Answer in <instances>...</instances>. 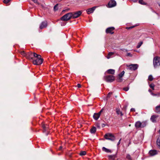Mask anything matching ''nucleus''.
Masks as SVG:
<instances>
[{"label":"nucleus","mask_w":160,"mask_h":160,"mask_svg":"<svg viewBox=\"0 0 160 160\" xmlns=\"http://www.w3.org/2000/svg\"><path fill=\"white\" fill-rule=\"evenodd\" d=\"M153 65L155 68L160 66V57L156 56L154 58Z\"/></svg>","instance_id":"1"},{"label":"nucleus","mask_w":160,"mask_h":160,"mask_svg":"<svg viewBox=\"0 0 160 160\" xmlns=\"http://www.w3.org/2000/svg\"><path fill=\"white\" fill-rule=\"evenodd\" d=\"M72 12L68 13L62 17L61 19L64 21H67L72 18Z\"/></svg>","instance_id":"2"},{"label":"nucleus","mask_w":160,"mask_h":160,"mask_svg":"<svg viewBox=\"0 0 160 160\" xmlns=\"http://www.w3.org/2000/svg\"><path fill=\"white\" fill-rule=\"evenodd\" d=\"M104 79L107 82H113L114 80V77L113 75H109L104 77Z\"/></svg>","instance_id":"3"},{"label":"nucleus","mask_w":160,"mask_h":160,"mask_svg":"<svg viewBox=\"0 0 160 160\" xmlns=\"http://www.w3.org/2000/svg\"><path fill=\"white\" fill-rule=\"evenodd\" d=\"M104 137L106 139L111 141H114L115 140V137L114 136L110 133L106 134L105 135Z\"/></svg>","instance_id":"4"},{"label":"nucleus","mask_w":160,"mask_h":160,"mask_svg":"<svg viewBox=\"0 0 160 160\" xmlns=\"http://www.w3.org/2000/svg\"><path fill=\"white\" fill-rule=\"evenodd\" d=\"M43 59L41 58V57H38L36 60L33 59V63L34 64L38 65L41 64L43 62Z\"/></svg>","instance_id":"5"},{"label":"nucleus","mask_w":160,"mask_h":160,"mask_svg":"<svg viewBox=\"0 0 160 160\" xmlns=\"http://www.w3.org/2000/svg\"><path fill=\"white\" fill-rule=\"evenodd\" d=\"M146 125V124L145 122H141L140 121L137 122L135 124V126L137 128H143L145 127Z\"/></svg>","instance_id":"6"},{"label":"nucleus","mask_w":160,"mask_h":160,"mask_svg":"<svg viewBox=\"0 0 160 160\" xmlns=\"http://www.w3.org/2000/svg\"><path fill=\"white\" fill-rule=\"evenodd\" d=\"M127 66L128 67V69L132 71L136 70L138 68V66L137 64H131Z\"/></svg>","instance_id":"7"},{"label":"nucleus","mask_w":160,"mask_h":160,"mask_svg":"<svg viewBox=\"0 0 160 160\" xmlns=\"http://www.w3.org/2000/svg\"><path fill=\"white\" fill-rule=\"evenodd\" d=\"M72 18H78L82 14V12L81 11H78L75 12H72Z\"/></svg>","instance_id":"8"},{"label":"nucleus","mask_w":160,"mask_h":160,"mask_svg":"<svg viewBox=\"0 0 160 160\" xmlns=\"http://www.w3.org/2000/svg\"><path fill=\"white\" fill-rule=\"evenodd\" d=\"M116 5V2L114 0H110L108 4V7L112 8L115 7Z\"/></svg>","instance_id":"9"},{"label":"nucleus","mask_w":160,"mask_h":160,"mask_svg":"<svg viewBox=\"0 0 160 160\" xmlns=\"http://www.w3.org/2000/svg\"><path fill=\"white\" fill-rule=\"evenodd\" d=\"M47 26V21H44L42 22L40 25L39 28L40 29H42L46 28Z\"/></svg>","instance_id":"10"},{"label":"nucleus","mask_w":160,"mask_h":160,"mask_svg":"<svg viewBox=\"0 0 160 160\" xmlns=\"http://www.w3.org/2000/svg\"><path fill=\"white\" fill-rule=\"evenodd\" d=\"M114 28L113 27H111L108 28L106 30V32L107 33H110L111 34H113V31L114 30Z\"/></svg>","instance_id":"11"},{"label":"nucleus","mask_w":160,"mask_h":160,"mask_svg":"<svg viewBox=\"0 0 160 160\" xmlns=\"http://www.w3.org/2000/svg\"><path fill=\"white\" fill-rule=\"evenodd\" d=\"M96 8V7H94L88 9L86 10L87 13L88 14H89L90 13H92L95 10Z\"/></svg>","instance_id":"12"},{"label":"nucleus","mask_w":160,"mask_h":160,"mask_svg":"<svg viewBox=\"0 0 160 160\" xmlns=\"http://www.w3.org/2000/svg\"><path fill=\"white\" fill-rule=\"evenodd\" d=\"M32 56H33V54L30 52L27 53L26 58L29 59L33 60V58Z\"/></svg>","instance_id":"13"},{"label":"nucleus","mask_w":160,"mask_h":160,"mask_svg":"<svg viewBox=\"0 0 160 160\" xmlns=\"http://www.w3.org/2000/svg\"><path fill=\"white\" fill-rule=\"evenodd\" d=\"M149 153L151 156H153L157 154L158 152L156 150H151L149 151Z\"/></svg>","instance_id":"14"},{"label":"nucleus","mask_w":160,"mask_h":160,"mask_svg":"<svg viewBox=\"0 0 160 160\" xmlns=\"http://www.w3.org/2000/svg\"><path fill=\"white\" fill-rule=\"evenodd\" d=\"M158 116L156 115H153L152 116L151 118V121L153 122H155L156 121V118H158Z\"/></svg>","instance_id":"15"},{"label":"nucleus","mask_w":160,"mask_h":160,"mask_svg":"<svg viewBox=\"0 0 160 160\" xmlns=\"http://www.w3.org/2000/svg\"><path fill=\"white\" fill-rule=\"evenodd\" d=\"M107 72L109 74H114L115 73V70L113 69H109L107 71Z\"/></svg>","instance_id":"16"},{"label":"nucleus","mask_w":160,"mask_h":160,"mask_svg":"<svg viewBox=\"0 0 160 160\" xmlns=\"http://www.w3.org/2000/svg\"><path fill=\"white\" fill-rule=\"evenodd\" d=\"M100 116L97 113H95L93 115V118L94 119L97 120L100 117Z\"/></svg>","instance_id":"17"},{"label":"nucleus","mask_w":160,"mask_h":160,"mask_svg":"<svg viewBox=\"0 0 160 160\" xmlns=\"http://www.w3.org/2000/svg\"><path fill=\"white\" fill-rule=\"evenodd\" d=\"M102 150L106 152H111V151L110 150L104 147H103L102 148Z\"/></svg>","instance_id":"18"},{"label":"nucleus","mask_w":160,"mask_h":160,"mask_svg":"<svg viewBox=\"0 0 160 160\" xmlns=\"http://www.w3.org/2000/svg\"><path fill=\"white\" fill-rule=\"evenodd\" d=\"M155 112L157 113L160 112V105L156 107Z\"/></svg>","instance_id":"19"},{"label":"nucleus","mask_w":160,"mask_h":160,"mask_svg":"<svg viewBox=\"0 0 160 160\" xmlns=\"http://www.w3.org/2000/svg\"><path fill=\"white\" fill-rule=\"evenodd\" d=\"M96 128L93 127L91 129L90 132L92 133H94L96 132Z\"/></svg>","instance_id":"20"},{"label":"nucleus","mask_w":160,"mask_h":160,"mask_svg":"<svg viewBox=\"0 0 160 160\" xmlns=\"http://www.w3.org/2000/svg\"><path fill=\"white\" fill-rule=\"evenodd\" d=\"M42 127L43 129V132H45L47 131V129L48 128V126L47 125H43Z\"/></svg>","instance_id":"21"},{"label":"nucleus","mask_w":160,"mask_h":160,"mask_svg":"<svg viewBox=\"0 0 160 160\" xmlns=\"http://www.w3.org/2000/svg\"><path fill=\"white\" fill-rule=\"evenodd\" d=\"M116 113L118 115H120L121 116H122L123 115V114L122 112L120 111L119 109H117Z\"/></svg>","instance_id":"22"},{"label":"nucleus","mask_w":160,"mask_h":160,"mask_svg":"<svg viewBox=\"0 0 160 160\" xmlns=\"http://www.w3.org/2000/svg\"><path fill=\"white\" fill-rule=\"evenodd\" d=\"M114 54V52H109L108 54V56L107 57V58L108 59L110 58H111V56H112V55H113Z\"/></svg>","instance_id":"23"},{"label":"nucleus","mask_w":160,"mask_h":160,"mask_svg":"<svg viewBox=\"0 0 160 160\" xmlns=\"http://www.w3.org/2000/svg\"><path fill=\"white\" fill-rule=\"evenodd\" d=\"M33 56L35 58H37L38 57H41V56L38 54H37L35 52L33 53Z\"/></svg>","instance_id":"24"},{"label":"nucleus","mask_w":160,"mask_h":160,"mask_svg":"<svg viewBox=\"0 0 160 160\" xmlns=\"http://www.w3.org/2000/svg\"><path fill=\"white\" fill-rule=\"evenodd\" d=\"M58 4H56L54 7L53 10L54 11H56L58 10Z\"/></svg>","instance_id":"25"},{"label":"nucleus","mask_w":160,"mask_h":160,"mask_svg":"<svg viewBox=\"0 0 160 160\" xmlns=\"http://www.w3.org/2000/svg\"><path fill=\"white\" fill-rule=\"evenodd\" d=\"M86 154V152L85 151H83L79 153V155L80 156H82L85 155Z\"/></svg>","instance_id":"26"},{"label":"nucleus","mask_w":160,"mask_h":160,"mask_svg":"<svg viewBox=\"0 0 160 160\" xmlns=\"http://www.w3.org/2000/svg\"><path fill=\"white\" fill-rule=\"evenodd\" d=\"M124 73L125 72L124 71H122L118 75L119 77L122 78L124 75Z\"/></svg>","instance_id":"27"},{"label":"nucleus","mask_w":160,"mask_h":160,"mask_svg":"<svg viewBox=\"0 0 160 160\" xmlns=\"http://www.w3.org/2000/svg\"><path fill=\"white\" fill-rule=\"evenodd\" d=\"M157 144L160 148V139L159 138H158L157 140Z\"/></svg>","instance_id":"28"},{"label":"nucleus","mask_w":160,"mask_h":160,"mask_svg":"<svg viewBox=\"0 0 160 160\" xmlns=\"http://www.w3.org/2000/svg\"><path fill=\"white\" fill-rule=\"evenodd\" d=\"M20 53L21 54V55H22L26 57L27 53H25V52L24 51H21V52Z\"/></svg>","instance_id":"29"},{"label":"nucleus","mask_w":160,"mask_h":160,"mask_svg":"<svg viewBox=\"0 0 160 160\" xmlns=\"http://www.w3.org/2000/svg\"><path fill=\"white\" fill-rule=\"evenodd\" d=\"M153 77L152 75H150L148 76V79L150 81H152L153 80Z\"/></svg>","instance_id":"30"},{"label":"nucleus","mask_w":160,"mask_h":160,"mask_svg":"<svg viewBox=\"0 0 160 160\" xmlns=\"http://www.w3.org/2000/svg\"><path fill=\"white\" fill-rule=\"evenodd\" d=\"M126 158L129 160H132V158L129 154H127V155Z\"/></svg>","instance_id":"31"},{"label":"nucleus","mask_w":160,"mask_h":160,"mask_svg":"<svg viewBox=\"0 0 160 160\" xmlns=\"http://www.w3.org/2000/svg\"><path fill=\"white\" fill-rule=\"evenodd\" d=\"M142 44V42H140L138 44L137 46V48H139L141 47V45Z\"/></svg>","instance_id":"32"},{"label":"nucleus","mask_w":160,"mask_h":160,"mask_svg":"<svg viewBox=\"0 0 160 160\" xmlns=\"http://www.w3.org/2000/svg\"><path fill=\"white\" fill-rule=\"evenodd\" d=\"M139 3L142 5H144L145 4V3L143 2V0H139Z\"/></svg>","instance_id":"33"},{"label":"nucleus","mask_w":160,"mask_h":160,"mask_svg":"<svg viewBox=\"0 0 160 160\" xmlns=\"http://www.w3.org/2000/svg\"><path fill=\"white\" fill-rule=\"evenodd\" d=\"M150 87L153 90H154V85L153 84H151L149 85Z\"/></svg>","instance_id":"34"},{"label":"nucleus","mask_w":160,"mask_h":160,"mask_svg":"<svg viewBox=\"0 0 160 160\" xmlns=\"http://www.w3.org/2000/svg\"><path fill=\"white\" fill-rule=\"evenodd\" d=\"M122 78L119 77V78L117 79V81L119 82H121L122 81Z\"/></svg>","instance_id":"35"},{"label":"nucleus","mask_w":160,"mask_h":160,"mask_svg":"<svg viewBox=\"0 0 160 160\" xmlns=\"http://www.w3.org/2000/svg\"><path fill=\"white\" fill-rule=\"evenodd\" d=\"M10 1V0H4L3 2L7 4Z\"/></svg>","instance_id":"36"},{"label":"nucleus","mask_w":160,"mask_h":160,"mask_svg":"<svg viewBox=\"0 0 160 160\" xmlns=\"http://www.w3.org/2000/svg\"><path fill=\"white\" fill-rule=\"evenodd\" d=\"M129 88L128 87L124 88H123V90L126 91H127L129 90Z\"/></svg>","instance_id":"37"},{"label":"nucleus","mask_w":160,"mask_h":160,"mask_svg":"<svg viewBox=\"0 0 160 160\" xmlns=\"http://www.w3.org/2000/svg\"><path fill=\"white\" fill-rule=\"evenodd\" d=\"M112 94V92H109L108 94L107 97L109 98Z\"/></svg>","instance_id":"38"},{"label":"nucleus","mask_w":160,"mask_h":160,"mask_svg":"<svg viewBox=\"0 0 160 160\" xmlns=\"http://www.w3.org/2000/svg\"><path fill=\"white\" fill-rule=\"evenodd\" d=\"M103 111V109H102L101 110V111L99 112H98L97 113L100 116L101 112Z\"/></svg>","instance_id":"39"},{"label":"nucleus","mask_w":160,"mask_h":160,"mask_svg":"<svg viewBox=\"0 0 160 160\" xmlns=\"http://www.w3.org/2000/svg\"><path fill=\"white\" fill-rule=\"evenodd\" d=\"M103 111V109H102L101 110V111L99 112H98L97 113L100 116L101 112Z\"/></svg>","instance_id":"40"},{"label":"nucleus","mask_w":160,"mask_h":160,"mask_svg":"<svg viewBox=\"0 0 160 160\" xmlns=\"http://www.w3.org/2000/svg\"><path fill=\"white\" fill-rule=\"evenodd\" d=\"M103 111V109H102L101 110V111L99 112H98L97 113L100 116L101 112Z\"/></svg>","instance_id":"41"},{"label":"nucleus","mask_w":160,"mask_h":160,"mask_svg":"<svg viewBox=\"0 0 160 160\" xmlns=\"http://www.w3.org/2000/svg\"><path fill=\"white\" fill-rule=\"evenodd\" d=\"M103 111V109H102L101 110V111L99 112H98L97 113L100 116L101 112Z\"/></svg>","instance_id":"42"},{"label":"nucleus","mask_w":160,"mask_h":160,"mask_svg":"<svg viewBox=\"0 0 160 160\" xmlns=\"http://www.w3.org/2000/svg\"><path fill=\"white\" fill-rule=\"evenodd\" d=\"M127 56L129 57H132V55L130 53H128L127 54Z\"/></svg>","instance_id":"43"},{"label":"nucleus","mask_w":160,"mask_h":160,"mask_svg":"<svg viewBox=\"0 0 160 160\" xmlns=\"http://www.w3.org/2000/svg\"><path fill=\"white\" fill-rule=\"evenodd\" d=\"M131 111V112H135V109L134 108H132L130 110Z\"/></svg>","instance_id":"44"},{"label":"nucleus","mask_w":160,"mask_h":160,"mask_svg":"<svg viewBox=\"0 0 160 160\" xmlns=\"http://www.w3.org/2000/svg\"><path fill=\"white\" fill-rule=\"evenodd\" d=\"M151 94L153 96H156L157 95L156 94L154 93L153 92H151Z\"/></svg>","instance_id":"45"},{"label":"nucleus","mask_w":160,"mask_h":160,"mask_svg":"<svg viewBox=\"0 0 160 160\" xmlns=\"http://www.w3.org/2000/svg\"><path fill=\"white\" fill-rule=\"evenodd\" d=\"M33 1L34 3H37L38 2V1L37 0H32Z\"/></svg>","instance_id":"46"},{"label":"nucleus","mask_w":160,"mask_h":160,"mask_svg":"<svg viewBox=\"0 0 160 160\" xmlns=\"http://www.w3.org/2000/svg\"><path fill=\"white\" fill-rule=\"evenodd\" d=\"M121 139H120L119 140V141L118 143V144H117V145H118L120 143V142H121Z\"/></svg>","instance_id":"47"},{"label":"nucleus","mask_w":160,"mask_h":160,"mask_svg":"<svg viewBox=\"0 0 160 160\" xmlns=\"http://www.w3.org/2000/svg\"><path fill=\"white\" fill-rule=\"evenodd\" d=\"M77 87L78 88H80L81 87V85L80 84H78L77 85Z\"/></svg>","instance_id":"48"},{"label":"nucleus","mask_w":160,"mask_h":160,"mask_svg":"<svg viewBox=\"0 0 160 160\" xmlns=\"http://www.w3.org/2000/svg\"><path fill=\"white\" fill-rule=\"evenodd\" d=\"M113 156H112V155H110L109 156V157L110 158H113Z\"/></svg>","instance_id":"49"},{"label":"nucleus","mask_w":160,"mask_h":160,"mask_svg":"<svg viewBox=\"0 0 160 160\" xmlns=\"http://www.w3.org/2000/svg\"><path fill=\"white\" fill-rule=\"evenodd\" d=\"M148 92H150L151 93V92H152V90L150 89L148 90Z\"/></svg>","instance_id":"50"},{"label":"nucleus","mask_w":160,"mask_h":160,"mask_svg":"<svg viewBox=\"0 0 160 160\" xmlns=\"http://www.w3.org/2000/svg\"><path fill=\"white\" fill-rule=\"evenodd\" d=\"M62 148V146H60L59 148V150H61Z\"/></svg>","instance_id":"51"},{"label":"nucleus","mask_w":160,"mask_h":160,"mask_svg":"<svg viewBox=\"0 0 160 160\" xmlns=\"http://www.w3.org/2000/svg\"><path fill=\"white\" fill-rule=\"evenodd\" d=\"M130 27V28L132 29V28H133L134 27V26H131Z\"/></svg>","instance_id":"52"},{"label":"nucleus","mask_w":160,"mask_h":160,"mask_svg":"<svg viewBox=\"0 0 160 160\" xmlns=\"http://www.w3.org/2000/svg\"><path fill=\"white\" fill-rule=\"evenodd\" d=\"M127 28V29H131V28H130V27H127V28Z\"/></svg>","instance_id":"53"},{"label":"nucleus","mask_w":160,"mask_h":160,"mask_svg":"<svg viewBox=\"0 0 160 160\" xmlns=\"http://www.w3.org/2000/svg\"><path fill=\"white\" fill-rule=\"evenodd\" d=\"M102 127H104L105 126V125L104 124H102Z\"/></svg>","instance_id":"54"},{"label":"nucleus","mask_w":160,"mask_h":160,"mask_svg":"<svg viewBox=\"0 0 160 160\" xmlns=\"http://www.w3.org/2000/svg\"><path fill=\"white\" fill-rule=\"evenodd\" d=\"M159 6H160V4H159Z\"/></svg>","instance_id":"55"}]
</instances>
